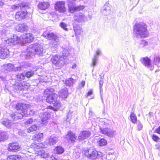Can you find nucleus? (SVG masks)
Wrapping results in <instances>:
<instances>
[{
    "label": "nucleus",
    "mask_w": 160,
    "mask_h": 160,
    "mask_svg": "<svg viewBox=\"0 0 160 160\" xmlns=\"http://www.w3.org/2000/svg\"><path fill=\"white\" fill-rule=\"evenodd\" d=\"M148 42L145 41H143L142 42V44H143L144 46H145L148 45Z\"/></svg>",
    "instance_id": "obj_59"
},
{
    "label": "nucleus",
    "mask_w": 160,
    "mask_h": 160,
    "mask_svg": "<svg viewBox=\"0 0 160 160\" xmlns=\"http://www.w3.org/2000/svg\"><path fill=\"white\" fill-rule=\"evenodd\" d=\"M85 82L84 81H82L81 82V84H80L79 85V87L80 88H83L84 86L85 85Z\"/></svg>",
    "instance_id": "obj_51"
},
{
    "label": "nucleus",
    "mask_w": 160,
    "mask_h": 160,
    "mask_svg": "<svg viewBox=\"0 0 160 160\" xmlns=\"http://www.w3.org/2000/svg\"><path fill=\"white\" fill-rule=\"evenodd\" d=\"M34 74L33 72L32 71H28L25 73L24 76L27 78H29L31 77Z\"/></svg>",
    "instance_id": "obj_42"
},
{
    "label": "nucleus",
    "mask_w": 160,
    "mask_h": 160,
    "mask_svg": "<svg viewBox=\"0 0 160 160\" xmlns=\"http://www.w3.org/2000/svg\"><path fill=\"white\" fill-rule=\"evenodd\" d=\"M49 46L51 47L56 48L59 44V40L57 36L51 40L49 44Z\"/></svg>",
    "instance_id": "obj_22"
},
{
    "label": "nucleus",
    "mask_w": 160,
    "mask_h": 160,
    "mask_svg": "<svg viewBox=\"0 0 160 160\" xmlns=\"http://www.w3.org/2000/svg\"><path fill=\"white\" fill-rule=\"evenodd\" d=\"M93 91L92 89H91L87 93V96H89L91 95Z\"/></svg>",
    "instance_id": "obj_56"
},
{
    "label": "nucleus",
    "mask_w": 160,
    "mask_h": 160,
    "mask_svg": "<svg viewBox=\"0 0 160 160\" xmlns=\"http://www.w3.org/2000/svg\"><path fill=\"white\" fill-rule=\"evenodd\" d=\"M23 6V7H25V5H24Z\"/></svg>",
    "instance_id": "obj_64"
},
{
    "label": "nucleus",
    "mask_w": 160,
    "mask_h": 160,
    "mask_svg": "<svg viewBox=\"0 0 160 160\" xmlns=\"http://www.w3.org/2000/svg\"><path fill=\"white\" fill-rule=\"evenodd\" d=\"M137 127L138 131L141 130L142 128V125L140 122H138Z\"/></svg>",
    "instance_id": "obj_47"
},
{
    "label": "nucleus",
    "mask_w": 160,
    "mask_h": 160,
    "mask_svg": "<svg viewBox=\"0 0 160 160\" xmlns=\"http://www.w3.org/2000/svg\"><path fill=\"white\" fill-rule=\"evenodd\" d=\"M91 134V132L89 131L84 130L80 133L78 137L79 141H82L88 138Z\"/></svg>",
    "instance_id": "obj_13"
},
{
    "label": "nucleus",
    "mask_w": 160,
    "mask_h": 160,
    "mask_svg": "<svg viewBox=\"0 0 160 160\" xmlns=\"http://www.w3.org/2000/svg\"><path fill=\"white\" fill-rule=\"evenodd\" d=\"M85 155L91 159H95L101 157L102 155V153L98 152L95 149L90 148L84 151Z\"/></svg>",
    "instance_id": "obj_5"
},
{
    "label": "nucleus",
    "mask_w": 160,
    "mask_h": 160,
    "mask_svg": "<svg viewBox=\"0 0 160 160\" xmlns=\"http://www.w3.org/2000/svg\"><path fill=\"white\" fill-rule=\"evenodd\" d=\"M152 138L153 140L155 141H157L159 139L158 137L157 136L155 135H153Z\"/></svg>",
    "instance_id": "obj_48"
},
{
    "label": "nucleus",
    "mask_w": 160,
    "mask_h": 160,
    "mask_svg": "<svg viewBox=\"0 0 160 160\" xmlns=\"http://www.w3.org/2000/svg\"><path fill=\"white\" fill-rule=\"evenodd\" d=\"M103 78H101L100 79L99 81V89H100V96H101V99L102 100V103H103V98L102 97V86H103Z\"/></svg>",
    "instance_id": "obj_32"
},
{
    "label": "nucleus",
    "mask_w": 160,
    "mask_h": 160,
    "mask_svg": "<svg viewBox=\"0 0 160 160\" xmlns=\"http://www.w3.org/2000/svg\"><path fill=\"white\" fill-rule=\"evenodd\" d=\"M130 117L132 122L133 123H135L137 120V118L135 114L133 112H131Z\"/></svg>",
    "instance_id": "obj_34"
},
{
    "label": "nucleus",
    "mask_w": 160,
    "mask_h": 160,
    "mask_svg": "<svg viewBox=\"0 0 160 160\" xmlns=\"http://www.w3.org/2000/svg\"><path fill=\"white\" fill-rule=\"evenodd\" d=\"M156 132L160 134V126L156 130Z\"/></svg>",
    "instance_id": "obj_57"
},
{
    "label": "nucleus",
    "mask_w": 160,
    "mask_h": 160,
    "mask_svg": "<svg viewBox=\"0 0 160 160\" xmlns=\"http://www.w3.org/2000/svg\"><path fill=\"white\" fill-rule=\"evenodd\" d=\"M62 58H64V60H65L66 59V57L68 56L70 53V48L66 46H64L62 47Z\"/></svg>",
    "instance_id": "obj_23"
},
{
    "label": "nucleus",
    "mask_w": 160,
    "mask_h": 160,
    "mask_svg": "<svg viewBox=\"0 0 160 160\" xmlns=\"http://www.w3.org/2000/svg\"><path fill=\"white\" fill-rule=\"evenodd\" d=\"M45 152L43 150H40V152H39V154L41 155V156L42 155V154H43Z\"/></svg>",
    "instance_id": "obj_58"
},
{
    "label": "nucleus",
    "mask_w": 160,
    "mask_h": 160,
    "mask_svg": "<svg viewBox=\"0 0 160 160\" xmlns=\"http://www.w3.org/2000/svg\"><path fill=\"white\" fill-rule=\"evenodd\" d=\"M19 8V6L18 5H13L12 6V8L13 9H15L18 8Z\"/></svg>",
    "instance_id": "obj_55"
},
{
    "label": "nucleus",
    "mask_w": 160,
    "mask_h": 160,
    "mask_svg": "<svg viewBox=\"0 0 160 160\" xmlns=\"http://www.w3.org/2000/svg\"><path fill=\"white\" fill-rule=\"evenodd\" d=\"M44 95L47 97V102L52 103L56 107L55 108L51 106H49L48 107V109L57 111L61 107V104L60 102L57 100L58 96L53 92L52 88H49L45 90L44 92Z\"/></svg>",
    "instance_id": "obj_1"
},
{
    "label": "nucleus",
    "mask_w": 160,
    "mask_h": 160,
    "mask_svg": "<svg viewBox=\"0 0 160 160\" xmlns=\"http://www.w3.org/2000/svg\"><path fill=\"white\" fill-rule=\"evenodd\" d=\"M158 58L156 60H158L159 62L160 63V57H158Z\"/></svg>",
    "instance_id": "obj_62"
},
{
    "label": "nucleus",
    "mask_w": 160,
    "mask_h": 160,
    "mask_svg": "<svg viewBox=\"0 0 160 160\" xmlns=\"http://www.w3.org/2000/svg\"><path fill=\"white\" fill-rule=\"evenodd\" d=\"M60 26L61 28L64 30L67 31L68 28H67V25L64 22H62L60 24Z\"/></svg>",
    "instance_id": "obj_43"
},
{
    "label": "nucleus",
    "mask_w": 160,
    "mask_h": 160,
    "mask_svg": "<svg viewBox=\"0 0 160 160\" xmlns=\"http://www.w3.org/2000/svg\"><path fill=\"white\" fill-rule=\"evenodd\" d=\"M49 4L48 2H39L38 5V7L41 10H43L47 9Z\"/></svg>",
    "instance_id": "obj_28"
},
{
    "label": "nucleus",
    "mask_w": 160,
    "mask_h": 160,
    "mask_svg": "<svg viewBox=\"0 0 160 160\" xmlns=\"http://www.w3.org/2000/svg\"><path fill=\"white\" fill-rule=\"evenodd\" d=\"M65 2L63 1L57 2L55 5V9L56 11L61 12H64L66 11Z\"/></svg>",
    "instance_id": "obj_11"
},
{
    "label": "nucleus",
    "mask_w": 160,
    "mask_h": 160,
    "mask_svg": "<svg viewBox=\"0 0 160 160\" xmlns=\"http://www.w3.org/2000/svg\"><path fill=\"white\" fill-rule=\"evenodd\" d=\"M21 39L22 41V43H30L33 41L34 37L31 33H25L23 34Z\"/></svg>",
    "instance_id": "obj_12"
},
{
    "label": "nucleus",
    "mask_w": 160,
    "mask_h": 160,
    "mask_svg": "<svg viewBox=\"0 0 160 160\" xmlns=\"http://www.w3.org/2000/svg\"><path fill=\"white\" fill-rule=\"evenodd\" d=\"M42 133H39L38 134H35L33 136V138L35 140L38 141L42 137Z\"/></svg>",
    "instance_id": "obj_37"
},
{
    "label": "nucleus",
    "mask_w": 160,
    "mask_h": 160,
    "mask_svg": "<svg viewBox=\"0 0 160 160\" xmlns=\"http://www.w3.org/2000/svg\"><path fill=\"white\" fill-rule=\"evenodd\" d=\"M20 147L18 144L16 143H10L8 148V150L12 152H16L20 149Z\"/></svg>",
    "instance_id": "obj_15"
},
{
    "label": "nucleus",
    "mask_w": 160,
    "mask_h": 160,
    "mask_svg": "<svg viewBox=\"0 0 160 160\" xmlns=\"http://www.w3.org/2000/svg\"><path fill=\"white\" fill-rule=\"evenodd\" d=\"M27 106L26 104L21 103H18L16 105V108L17 110H21L18 112L12 114L11 117L13 120H16L18 119H21L24 116H26L27 111L25 108Z\"/></svg>",
    "instance_id": "obj_3"
},
{
    "label": "nucleus",
    "mask_w": 160,
    "mask_h": 160,
    "mask_svg": "<svg viewBox=\"0 0 160 160\" xmlns=\"http://www.w3.org/2000/svg\"><path fill=\"white\" fill-rule=\"evenodd\" d=\"M75 80L72 78L67 79L65 82V84L67 86H72Z\"/></svg>",
    "instance_id": "obj_35"
},
{
    "label": "nucleus",
    "mask_w": 160,
    "mask_h": 160,
    "mask_svg": "<svg viewBox=\"0 0 160 160\" xmlns=\"http://www.w3.org/2000/svg\"><path fill=\"white\" fill-rule=\"evenodd\" d=\"M54 158L55 160H57V159L55 158V157H52V158ZM52 159H53V158H52Z\"/></svg>",
    "instance_id": "obj_63"
},
{
    "label": "nucleus",
    "mask_w": 160,
    "mask_h": 160,
    "mask_svg": "<svg viewBox=\"0 0 160 160\" xmlns=\"http://www.w3.org/2000/svg\"><path fill=\"white\" fill-rule=\"evenodd\" d=\"M4 69L7 71H19L21 70V68L19 67H16L14 68V66L12 64L8 63L4 65Z\"/></svg>",
    "instance_id": "obj_19"
},
{
    "label": "nucleus",
    "mask_w": 160,
    "mask_h": 160,
    "mask_svg": "<svg viewBox=\"0 0 160 160\" xmlns=\"http://www.w3.org/2000/svg\"><path fill=\"white\" fill-rule=\"evenodd\" d=\"M31 66V64L27 62H24V67L26 68L28 67H30Z\"/></svg>",
    "instance_id": "obj_50"
},
{
    "label": "nucleus",
    "mask_w": 160,
    "mask_h": 160,
    "mask_svg": "<svg viewBox=\"0 0 160 160\" xmlns=\"http://www.w3.org/2000/svg\"><path fill=\"white\" fill-rule=\"evenodd\" d=\"M80 155V153L78 152H75L73 153V156L76 159L78 158Z\"/></svg>",
    "instance_id": "obj_46"
},
{
    "label": "nucleus",
    "mask_w": 160,
    "mask_h": 160,
    "mask_svg": "<svg viewBox=\"0 0 160 160\" xmlns=\"http://www.w3.org/2000/svg\"><path fill=\"white\" fill-rule=\"evenodd\" d=\"M23 158L20 155H11L8 156L7 160H23Z\"/></svg>",
    "instance_id": "obj_29"
},
{
    "label": "nucleus",
    "mask_w": 160,
    "mask_h": 160,
    "mask_svg": "<svg viewBox=\"0 0 160 160\" xmlns=\"http://www.w3.org/2000/svg\"><path fill=\"white\" fill-rule=\"evenodd\" d=\"M8 138L7 134L5 132L0 131V141H4Z\"/></svg>",
    "instance_id": "obj_31"
},
{
    "label": "nucleus",
    "mask_w": 160,
    "mask_h": 160,
    "mask_svg": "<svg viewBox=\"0 0 160 160\" xmlns=\"http://www.w3.org/2000/svg\"><path fill=\"white\" fill-rule=\"evenodd\" d=\"M16 78L19 81H21L24 79L25 76L22 73H20L16 75Z\"/></svg>",
    "instance_id": "obj_41"
},
{
    "label": "nucleus",
    "mask_w": 160,
    "mask_h": 160,
    "mask_svg": "<svg viewBox=\"0 0 160 160\" xmlns=\"http://www.w3.org/2000/svg\"><path fill=\"white\" fill-rule=\"evenodd\" d=\"M27 12L25 11H21L16 12L15 18L17 20H21L25 18Z\"/></svg>",
    "instance_id": "obj_17"
},
{
    "label": "nucleus",
    "mask_w": 160,
    "mask_h": 160,
    "mask_svg": "<svg viewBox=\"0 0 160 160\" xmlns=\"http://www.w3.org/2000/svg\"><path fill=\"white\" fill-rule=\"evenodd\" d=\"M2 123L8 128H10L13 124V123L7 119H4L2 121Z\"/></svg>",
    "instance_id": "obj_30"
},
{
    "label": "nucleus",
    "mask_w": 160,
    "mask_h": 160,
    "mask_svg": "<svg viewBox=\"0 0 160 160\" xmlns=\"http://www.w3.org/2000/svg\"><path fill=\"white\" fill-rule=\"evenodd\" d=\"M66 137L68 142L73 143L75 141L77 138L76 135L71 131L68 132Z\"/></svg>",
    "instance_id": "obj_18"
},
{
    "label": "nucleus",
    "mask_w": 160,
    "mask_h": 160,
    "mask_svg": "<svg viewBox=\"0 0 160 160\" xmlns=\"http://www.w3.org/2000/svg\"><path fill=\"white\" fill-rule=\"evenodd\" d=\"M69 3L68 4V10L71 13H73L75 12L82 10L84 8L83 5H80L76 6L73 3H74L76 0H68Z\"/></svg>",
    "instance_id": "obj_6"
},
{
    "label": "nucleus",
    "mask_w": 160,
    "mask_h": 160,
    "mask_svg": "<svg viewBox=\"0 0 160 160\" xmlns=\"http://www.w3.org/2000/svg\"><path fill=\"white\" fill-rule=\"evenodd\" d=\"M64 149L62 147L58 146L55 148V151L56 152V153L58 154H61L64 152Z\"/></svg>",
    "instance_id": "obj_38"
},
{
    "label": "nucleus",
    "mask_w": 160,
    "mask_h": 160,
    "mask_svg": "<svg viewBox=\"0 0 160 160\" xmlns=\"http://www.w3.org/2000/svg\"><path fill=\"white\" fill-rule=\"evenodd\" d=\"M27 114L26 115V116L28 114V112L29 113V114L30 115H33L35 114V112L33 110H30V109H28V110H27Z\"/></svg>",
    "instance_id": "obj_45"
},
{
    "label": "nucleus",
    "mask_w": 160,
    "mask_h": 160,
    "mask_svg": "<svg viewBox=\"0 0 160 160\" xmlns=\"http://www.w3.org/2000/svg\"><path fill=\"white\" fill-rule=\"evenodd\" d=\"M101 53V51L99 49H98L96 51V53L94 54L93 58L92 59V62L91 65V66L94 67L96 65L97 61L98 58L97 55H99Z\"/></svg>",
    "instance_id": "obj_21"
},
{
    "label": "nucleus",
    "mask_w": 160,
    "mask_h": 160,
    "mask_svg": "<svg viewBox=\"0 0 160 160\" xmlns=\"http://www.w3.org/2000/svg\"><path fill=\"white\" fill-rule=\"evenodd\" d=\"M59 96L62 99H65L68 95V90L67 88H65L61 89L59 92Z\"/></svg>",
    "instance_id": "obj_26"
},
{
    "label": "nucleus",
    "mask_w": 160,
    "mask_h": 160,
    "mask_svg": "<svg viewBox=\"0 0 160 160\" xmlns=\"http://www.w3.org/2000/svg\"><path fill=\"white\" fill-rule=\"evenodd\" d=\"M42 36L45 38L51 40L57 36L53 33H49L47 31L43 32Z\"/></svg>",
    "instance_id": "obj_25"
},
{
    "label": "nucleus",
    "mask_w": 160,
    "mask_h": 160,
    "mask_svg": "<svg viewBox=\"0 0 160 160\" xmlns=\"http://www.w3.org/2000/svg\"><path fill=\"white\" fill-rule=\"evenodd\" d=\"M133 32L134 35L138 38H145L148 34L147 26L143 22L135 24L133 27Z\"/></svg>",
    "instance_id": "obj_2"
},
{
    "label": "nucleus",
    "mask_w": 160,
    "mask_h": 160,
    "mask_svg": "<svg viewBox=\"0 0 160 160\" xmlns=\"http://www.w3.org/2000/svg\"><path fill=\"white\" fill-rule=\"evenodd\" d=\"M18 133L21 136H25L26 135V134L25 133L23 132V131H19L18 132Z\"/></svg>",
    "instance_id": "obj_49"
},
{
    "label": "nucleus",
    "mask_w": 160,
    "mask_h": 160,
    "mask_svg": "<svg viewBox=\"0 0 160 160\" xmlns=\"http://www.w3.org/2000/svg\"><path fill=\"white\" fill-rule=\"evenodd\" d=\"M42 123L44 125L48 122V121L50 119V115L49 112H45L40 113V115Z\"/></svg>",
    "instance_id": "obj_14"
},
{
    "label": "nucleus",
    "mask_w": 160,
    "mask_h": 160,
    "mask_svg": "<svg viewBox=\"0 0 160 160\" xmlns=\"http://www.w3.org/2000/svg\"><path fill=\"white\" fill-rule=\"evenodd\" d=\"M100 132L102 134L111 138H113L116 134L115 131L108 128H100Z\"/></svg>",
    "instance_id": "obj_9"
},
{
    "label": "nucleus",
    "mask_w": 160,
    "mask_h": 160,
    "mask_svg": "<svg viewBox=\"0 0 160 160\" xmlns=\"http://www.w3.org/2000/svg\"><path fill=\"white\" fill-rule=\"evenodd\" d=\"M43 51L42 47L40 44L35 43L27 48V56L31 57L34 54L41 55L43 53Z\"/></svg>",
    "instance_id": "obj_4"
},
{
    "label": "nucleus",
    "mask_w": 160,
    "mask_h": 160,
    "mask_svg": "<svg viewBox=\"0 0 160 160\" xmlns=\"http://www.w3.org/2000/svg\"><path fill=\"white\" fill-rule=\"evenodd\" d=\"M9 51L4 45L1 44L0 45V57L1 58L4 59L9 56Z\"/></svg>",
    "instance_id": "obj_8"
},
{
    "label": "nucleus",
    "mask_w": 160,
    "mask_h": 160,
    "mask_svg": "<svg viewBox=\"0 0 160 160\" xmlns=\"http://www.w3.org/2000/svg\"><path fill=\"white\" fill-rule=\"evenodd\" d=\"M24 88L23 85L18 83H16L14 86V88L16 90H21L24 89Z\"/></svg>",
    "instance_id": "obj_36"
},
{
    "label": "nucleus",
    "mask_w": 160,
    "mask_h": 160,
    "mask_svg": "<svg viewBox=\"0 0 160 160\" xmlns=\"http://www.w3.org/2000/svg\"><path fill=\"white\" fill-rule=\"evenodd\" d=\"M21 38L16 35H14L10 38L6 40V43L11 45H15L19 43H22Z\"/></svg>",
    "instance_id": "obj_7"
},
{
    "label": "nucleus",
    "mask_w": 160,
    "mask_h": 160,
    "mask_svg": "<svg viewBox=\"0 0 160 160\" xmlns=\"http://www.w3.org/2000/svg\"><path fill=\"white\" fill-rule=\"evenodd\" d=\"M86 19V17L82 13H77L74 16V19L78 22H84Z\"/></svg>",
    "instance_id": "obj_20"
},
{
    "label": "nucleus",
    "mask_w": 160,
    "mask_h": 160,
    "mask_svg": "<svg viewBox=\"0 0 160 160\" xmlns=\"http://www.w3.org/2000/svg\"><path fill=\"white\" fill-rule=\"evenodd\" d=\"M76 67V65L75 63H74L72 67V69H74Z\"/></svg>",
    "instance_id": "obj_60"
},
{
    "label": "nucleus",
    "mask_w": 160,
    "mask_h": 160,
    "mask_svg": "<svg viewBox=\"0 0 160 160\" xmlns=\"http://www.w3.org/2000/svg\"><path fill=\"white\" fill-rule=\"evenodd\" d=\"M158 58V57H156L154 59V62L155 64L156 65H158L159 62L158 60H156Z\"/></svg>",
    "instance_id": "obj_52"
},
{
    "label": "nucleus",
    "mask_w": 160,
    "mask_h": 160,
    "mask_svg": "<svg viewBox=\"0 0 160 160\" xmlns=\"http://www.w3.org/2000/svg\"><path fill=\"white\" fill-rule=\"evenodd\" d=\"M3 3L2 2V0H0V7L3 6Z\"/></svg>",
    "instance_id": "obj_61"
},
{
    "label": "nucleus",
    "mask_w": 160,
    "mask_h": 160,
    "mask_svg": "<svg viewBox=\"0 0 160 160\" xmlns=\"http://www.w3.org/2000/svg\"><path fill=\"white\" fill-rule=\"evenodd\" d=\"M64 58L62 57H58L57 55H55L53 56L51 58V60L53 63L54 64H64L65 61H63Z\"/></svg>",
    "instance_id": "obj_16"
},
{
    "label": "nucleus",
    "mask_w": 160,
    "mask_h": 160,
    "mask_svg": "<svg viewBox=\"0 0 160 160\" xmlns=\"http://www.w3.org/2000/svg\"><path fill=\"white\" fill-rule=\"evenodd\" d=\"M34 148L38 149H39L41 148H44V145L42 143H38L36 144L35 146L34 147Z\"/></svg>",
    "instance_id": "obj_44"
},
{
    "label": "nucleus",
    "mask_w": 160,
    "mask_h": 160,
    "mask_svg": "<svg viewBox=\"0 0 160 160\" xmlns=\"http://www.w3.org/2000/svg\"><path fill=\"white\" fill-rule=\"evenodd\" d=\"M74 31L76 35H79L82 31L81 27L78 25H76L73 27Z\"/></svg>",
    "instance_id": "obj_33"
},
{
    "label": "nucleus",
    "mask_w": 160,
    "mask_h": 160,
    "mask_svg": "<svg viewBox=\"0 0 160 160\" xmlns=\"http://www.w3.org/2000/svg\"><path fill=\"white\" fill-rule=\"evenodd\" d=\"M58 139L57 138L54 137H50L48 140H47L46 142L49 145H53L57 143L58 141Z\"/></svg>",
    "instance_id": "obj_27"
},
{
    "label": "nucleus",
    "mask_w": 160,
    "mask_h": 160,
    "mask_svg": "<svg viewBox=\"0 0 160 160\" xmlns=\"http://www.w3.org/2000/svg\"><path fill=\"white\" fill-rule=\"evenodd\" d=\"M38 127L36 125H33L31 126L27 129V132L29 133L35 131L38 129Z\"/></svg>",
    "instance_id": "obj_40"
},
{
    "label": "nucleus",
    "mask_w": 160,
    "mask_h": 160,
    "mask_svg": "<svg viewBox=\"0 0 160 160\" xmlns=\"http://www.w3.org/2000/svg\"><path fill=\"white\" fill-rule=\"evenodd\" d=\"M48 156H49L48 153H46L45 152L43 154H42V155L41 157L43 158H46L48 157Z\"/></svg>",
    "instance_id": "obj_53"
},
{
    "label": "nucleus",
    "mask_w": 160,
    "mask_h": 160,
    "mask_svg": "<svg viewBox=\"0 0 160 160\" xmlns=\"http://www.w3.org/2000/svg\"><path fill=\"white\" fill-rule=\"evenodd\" d=\"M142 63L149 68L150 70H152L154 68V66L151 63V59L147 57L142 58L140 59Z\"/></svg>",
    "instance_id": "obj_10"
},
{
    "label": "nucleus",
    "mask_w": 160,
    "mask_h": 160,
    "mask_svg": "<svg viewBox=\"0 0 160 160\" xmlns=\"http://www.w3.org/2000/svg\"><path fill=\"white\" fill-rule=\"evenodd\" d=\"M33 122V120L32 118H31L29 120L26 121L27 124H31Z\"/></svg>",
    "instance_id": "obj_54"
},
{
    "label": "nucleus",
    "mask_w": 160,
    "mask_h": 160,
    "mask_svg": "<svg viewBox=\"0 0 160 160\" xmlns=\"http://www.w3.org/2000/svg\"><path fill=\"white\" fill-rule=\"evenodd\" d=\"M15 29L18 32H23L28 29V27L24 24H20L15 26Z\"/></svg>",
    "instance_id": "obj_24"
},
{
    "label": "nucleus",
    "mask_w": 160,
    "mask_h": 160,
    "mask_svg": "<svg viewBox=\"0 0 160 160\" xmlns=\"http://www.w3.org/2000/svg\"><path fill=\"white\" fill-rule=\"evenodd\" d=\"M98 145L100 146H103L106 145L107 144V142L106 140L102 138L98 141Z\"/></svg>",
    "instance_id": "obj_39"
}]
</instances>
